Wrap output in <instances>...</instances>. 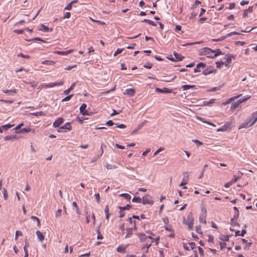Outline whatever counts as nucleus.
<instances>
[{
  "instance_id": "obj_29",
  "label": "nucleus",
  "mask_w": 257,
  "mask_h": 257,
  "mask_svg": "<svg viewBox=\"0 0 257 257\" xmlns=\"http://www.w3.org/2000/svg\"><path fill=\"white\" fill-rule=\"evenodd\" d=\"M126 234L125 236V238L130 237L133 234V228H127L126 229Z\"/></svg>"
},
{
  "instance_id": "obj_26",
  "label": "nucleus",
  "mask_w": 257,
  "mask_h": 257,
  "mask_svg": "<svg viewBox=\"0 0 257 257\" xmlns=\"http://www.w3.org/2000/svg\"><path fill=\"white\" fill-rule=\"evenodd\" d=\"M126 247H127V246H123L122 245H119L117 247L116 250L118 252L124 253L126 251Z\"/></svg>"
},
{
  "instance_id": "obj_51",
  "label": "nucleus",
  "mask_w": 257,
  "mask_h": 257,
  "mask_svg": "<svg viewBox=\"0 0 257 257\" xmlns=\"http://www.w3.org/2000/svg\"><path fill=\"white\" fill-rule=\"evenodd\" d=\"M215 99H212L211 100H210L209 101H204L203 103H204V105H210V104H212L214 102Z\"/></svg>"
},
{
  "instance_id": "obj_37",
  "label": "nucleus",
  "mask_w": 257,
  "mask_h": 257,
  "mask_svg": "<svg viewBox=\"0 0 257 257\" xmlns=\"http://www.w3.org/2000/svg\"><path fill=\"white\" fill-rule=\"evenodd\" d=\"M72 205L75 208L76 213L79 216L80 215V214H81L79 208L75 201H74L72 203Z\"/></svg>"
},
{
  "instance_id": "obj_12",
  "label": "nucleus",
  "mask_w": 257,
  "mask_h": 257,
  "mask_svg": "<svg viewBox=\"0 0 257 257\" xmlns=\"http://www.w3.org/2000/svg\"><path fill=\"white\" fill-rule=\"evenodd\" d=\"M243 175V173L240 171H238L237 173V175H234L233 178L232 179V182L233 183L237 181L239 179H241Z\"/></svg>"
},
{
  "instance_id": "obj_54",
  "label": "nucleus",
  "mask_w": 257,
  "mask_h": 257,
  "mask_svg": "<svg viewBox=\"0 0 257 257\" xmlns=\"http://www.w3.org/2000/svg\"><path fill=\"white\" fill-rule=\"evenodd\" d=\"M3 193L5 200H7L8 199V196L7 191L5 188L3 189Z\"/></svg>"
},
{
  "instance_id": "obj_48",
  "label": "nucleus",
  "mask_w": 257,
  "mask_h": 257,
  "mask_svg": "<svg viewBox=\"0 0 257 257\" xmlns=\"http://www.w3.org/2000/svg\"><path fill=\"white\" fill-rule=\"evenodd\" d=\"M251 97V96L250 95H248V96H246V97H244L242 98H240L239 99H238L239 101H240V103H242L243 102H245L246 101V100H247L248 99H249Z\"/></svg>"
},
{
  "instance_id": "obj_3",
  "label": "nucleus",
  "mask_w": 257,
  "mask_h": 257,
  "mask_svg": "<svg viewBox=\"0 0 257 257\" xmlns=\"http://www.w3.org/2000/svg\"><path fill=\"white\" fill-rule=\"evenodd\" d=\"M87 105L85 103H82L80 107V113L83 115H89L88 111L86 110Z\"/></svg>"
},
{
  "instance_id": "obj_21",
  "label": "nucleus",
  "mask_w": 257,
  "mask_h": 257,
  "mask_svg": "<svg viewBox=\"0 0 257 257\" xmlns=\"http://www.w3.org/2000/svg\"><path fill=\"white\" fill-rule=\"evenodd\" d=\"M19 137H17L16 135H13V136H7L4 138L5 141H10V140H18Z\"/></svg>"
},
{
  "instance_id": "obj_42",
  "label": "nucleus",
  "mask_w": 257,
  "mask_h": 257,
  "mask_svg": "<svg viewBox=\"0 0 257 257\" xmlns=\"http://www.w3.org/2000/svg\"><path fill=\"white\" fill-rule=\"evenodd\" d=\"M142 22H145V23H147L150 25H151L153 26H156V24L155 23H154V22H153L151 20H148V19H144L142 21Z\"/></svg>"
},
{
  "instance_id": "obj_55",
  "label": "nucleus",
  "mask_w": 257,
  "mask_h": 257,
  "mask_svg": "<svg viewBox=\"0 0 257 257\" xmlns=\"http://www.w3.org/2000/svg\"><path fill=\"white\" fill-rule=\"evenodd\" d=\"M73 95V94H71L66 96L62 100V101H67L69 100L72 98Z\"/></svg>"
},
{
  "instance_id": "obj_17",
  "label": "nucleus",
  "mask_w": 257,
  "mask_h": 257,
  "mask_svg": "<svg viewBox=\"0 0 257 257\" xmlns=\"http://www.w3.org/2000/svg\"><path fill=\"white\" fill-rule=\"evenodd\" d=\"M214 53L213 55H209V58L213 59L220 55L223 54V53L219 49L214 50Z\"/></svg>"
},
{
  "instance_id": "obj_35",
  "label": "nucleus",
  "mask_w": 257,
  "mask_h": 257,
  "mask_svg": "<svg viewBox=\"0 0 257 257\" xmlns=\"http://www.w3.org/2000/svg\"><path fill=\"white\" fill-rule=\"evenodd\" d=\"M3 91L5 93L8 94H15L17 92V90L15 89H12V90H3Z\"/></svg>"
},
{
  "instance_id": "obj_8",
  "label": "nucleus",
  "mask_w": 257,
  "mask_h": 257,
  "mask_svg": "<svg viewBox=\"0 0 257 257\" xmlns=\"http://www.w3.org/2000/svg\"><path fill=\"white\" fill-rule=\"evenodd\" d=\"M228 129L230 130V122H226L225 123L224 125L222 126V127L219 128L217 131V132H224L227 131Z\"/></svg>"
},
{
  "instance_id": "obj_18",
  "label": "nucleus",
  "mask_w": 257,
  "mask_h": 257,
  "mask_svg": "<svg viewBox=\"0 0 257 257\" xmlns=\"http://www.w3.org/2000/svg\"><path fill=\"white\" fill-rule=\"evenodd\" d=\"M41 28L39 29L40 31H42L45 32H52L53 31L52 28H49L47 26L44 25V24H41L40 25Z\"/></svg>"
},
{
  "instance_id": "obj_1",
  "label": "nucleus",
  "mask_w": 257,
  "mask_h": 257,
  "mask_svg": "<svg viewBox=\"0 0 257 257\" xmlns=\"http://www.w3.org/2000/svg\"><path fill=\"white\" fill-rule=\"evenodd\" d=\"M207 210L205 207H202L201 213L200 215L199 220L200 222L204 224H206V217Z\"/></svg>"
},
{
  "instance_id": "obj_61",
  "label": "nucleus",
  "mask_w": 257,
  "mask_h": 257,
  "mask_svg": "<svg viewBox=\"0 0 257 257\" xmlns=\"http://www.w3.org/2000/svg\"><path fill=\"white\" fill-rule=\"evenodd\" d=\"M94 196H95L96 202L98 203H99L100 202V197L99 194H98V193L95 194L94 195Z\"/></svg>"
},
{
  "instance_id": "obj_64",
  "label": "nucleus",
  "mask_w": 257,
  "mask_h": 257,
  "mask_svg": "<svg viewBox=\"0 0 257 257\" xmlns=\"http://www.w3.org/2000/svg\"><path fill=\"white\" fill-rule=\"evenodd\" d=\"M189 245L190 246L191 249H194L196 248V244L194 242H189Z\"/></svg>"
},
{
  "instance_id": "obj_22",
  "label": "nucleus",
  "mask_w": 257,
  "mask_h": 257,
  "mask_svg": "<svg viewBox=\"0 0 257 257\" xmlns=\"http://www.w3.org/2000/svg\"><path fill=\"white\" fill-rule=\"evenodd\" d=\"M253 11V7L252 6L249 7L247 9H246L244 11L243 14V17L246 18L247 17L248 15V12L251 13Z\"/></svg>"
},
{
  "instance_id": "obj_46",
  "label": "nucleus",
  "mask_w": 257,
  "mask_h": 257,
  "mask_svg": "<svg viewBox=\"0 0 257 257\" xmlns=\"http://www.w3.org/2000/svg\"><path fill=\"white\" fill-rule=\"evenodd\" d=\"M13 126V125H12V124H7L6 125H2V127L3 128V129L4 130L6 131V130H8L9 128H11Z\"/></svg>"
},
{
  "instance_id": "obj_59",
  "label": "nucleus",
  "mask_w": 257,
  "mask_h": 257,
  "mask_svg": "<svg viewBox=\"0 0 257 257\" xmlns=\"http://www.w3.org/2000/svg\"><path fill=\"white\" fill-rule=\"evenodd\" d=\"M22 232L21 231L17 230L16 231L15 240H17L18 239V237L19 236H22Z\"/></svg>"
},
{
  "instance_id": "obj_20",
  "label": "nucleus",
  "mask_w": 257,
  "mask_h": 257,
  "mask_svg": "<svg viewBox=\"0 0 257 257\" xmlns=\"http://www.w3.org/2000/svg\"><path fill=\"white\" fill-rule=\"evenodd\" d=\"M241 104L240 101L239 100H237L236 102L232 103L230 106V109L232 110H235L236 108L238 107V106Z\"/></svg>"
},
{
  "instance_id": "obj_24",
  "label": "nucleus",
  "mask_w": 257,
  "mask_h": 257,
  "mask_svg": "<svg viewBox=\"0 0 257 257\" xmlns=\"http://www.w3.org/2000/svg\"><path fill=\"white\" fill-rule=\"evenodd\" d=\"M174 55L175 56V61H182L183 58H184V57L181 55V54H178L177 52H174Z\"/></svg>"
},
{
  "instance_id": "obj_39",
  "label": "nucleus",
  "mask_w": 257,
  "mask_h": 257,
  "mask_svg": "<svg viewBox=\"0 0 257 257\" xmlns=\"http://www.w3.org/2000/svg\"><path fill=\"white\" fill-rule=\"evenodd\" d=\"M219 238L223 241H229V236L228 235H221Z\"/></svg>"
},
{
  "instance_id": "obj_62",
  "label": "nucleus",
  "mask_w": 257,
  "mask_h": 257,
  "mask_svg": "<svg viewBox=\"0 0 257 257\" xmlns=\"http://www.w3.org/2000/svg\"><path fill=\"white\" fill-rule=\"evenodd\" d=\"M196 231L199 234H202V231H201V228L200 226H196Z\"/></svg>"
},
{
  "instance_id": "obj_33",
  "label": "nucleus",
  "mask_w": 257,
  "mask_h": 257,
  "mask_svg": "<svg viewBox=\"0 0 257 257\" xmlns=\"http://www.w3.org/2000/svg\"><path fill=\"white\" fill-rule=\"evenodd\" d=\"M225 56H226L225 59H226V62L228 64L230 63L231 62V59L234 58V56L231 54H227Z\"/></svg>"
},
{
  "instance_id": "obj_13",
  "label": "nucleus",
  "mask_w": 257,
  "mask_h": 257,
  "mask_svg": "<svg viewBox=\"0 0 257 257\" xmlns=\"http://www.w3.org/2000/svg\"><path fill=\"white\" fill-rule=\"evenodd\" d=\"M136 93L135 89L134 88H128L125 90V92L123 93L124 95H127L130 96H133L135 95Z\"/></svg>"
},
{
  "instance_id": "obj_6",
  "label": "nucleus",
  "mask_w": 257,
  "mask_h": 257,
  "mask_svg": "<svg viewBox=\"0 0 257 257\" xmlns=\"http://www.w3.org/2000/svg\"><path fill=\"white\" fill-rule=\"evenodd\" d=\"M202 53L205 55H208V57H209V55H213L214 50H212L209 48L205 47L203 49Z\"/></svg>"
},
{
  "instance_id": "obj_23",
  "label": "nucleus",
  "mask_w": 257,
  "mask_h": 257,
  "mask_svg": "<svg viewBox=\"0 0 257 257\" xmlns=\"http://www.w3.org/2000/svg\"><path fill=\"white\" fill-rule=\"evenodd\" d=\"M59 130H68L70 131L72 130V127L70 122H66L63 126L59 127Z\"/></svg>"
},
{
  "instance_id": "obj_53",
  "label": "nucleus",
  "mask_w": 257,
  "mask_h": 257,
  "mask_svg": "<svg viewBox=\"0 0 257 257\" xmlns=\"http://www.w3.org/2000/svg\"><path fill=\"white\" fill-rule=\"evenodd\" d=\"M216 64L217 68H220L224 64V63L222 61H217L216 62Z\"/></svg>"
},
{
  "instance_id": "obj_19",
  "label": "nucleus",
  "mask_w": 257,
  "mask_h": 257,
  "mask_svg": "<svg viewBox=\"0 0 257 257\" xmlns=\"http://www.w3.org/2000/svg\"><path fill=\"white\" fill-rule=\"evenodd\" d=\"M30 132H32L33 133H35L34 130H32L30 127L24 128L18 131H17V133H27Z\"/></svg>"
},
{
  "instance_id": "obj_56",
  "label": "nucleus",
  "mask_w": 257,
  "mask_h": 257,
  "mask_svg": "<svg viewBox=\"0 0 257 257\" xmlns=\"http://www.w3.org/2000/svg\"><path fill=\"white\" fill-rule=\"evenodd\" d=\"M240 34L237 32H230L228 34H227L226 35H225L226 36V38H227L228 37H230L232 35H239Z\"/></svg>"
},
{
  "instance_id": "obj_5",
  "label": "nucleus",
  "mask_w": 257,
  "mask_h": 257,
  "mask_svg": "<svg viewBox=\"0 0 257 257\" xmlns=\"http://www.w3.org/2000/svg\"><path fill=\"white\" fill-rule=\"evenodd\" d=\"M252 121V117H247L245 121L242 123L238 127L239 129L246 128L249 126L248 124Z\"/></svg>"
},
{
  "instance_id": "obj_27",
  "label": "nucleus",
  "mask_w": 257,
  "mask_h": 257,
  "mask_svg": "<svg viewBox=\"0 0 257 257\" xmlns=\"http://www.w3.org/2000/svg\"><path fill=\"white\" fill-rule=\"evenodd\" d=\"M241 94H238L236 96H234L233 97H232L231 98H230L229 99H227L225 102L224 103V104H228V103H230V102L232 100H234L237 98H238V97H240L241 96Z\"/></svg>"
},
{
  "instance_id": "obj_7",
  "label": "nucleus",
  "mask_w": 257,
  "mask_h": 257,
  "mask_svg": "<svg viewBox=\"0 0 257 257\" xmlns=\"http://www.w3.org/2000/svg\"><path fill=\"white\" fill-rule=\"evenodd\" d=\"M156 91L161 93H170L172 92V89L167 88H163L162 89L159 88H156Z\"/></svg>"
},
{
  "instance_id": "obj_41",
  "label": "nucleus",
  "mask_w": 257,
  "mask_h": 257,
  "mask_svg": "<svg viewBox=\"0 0 257 257\" xmlns=\"http://www.w3.org/2000/svg\"><path fill=\"white\" fill-rule=\"evenodd\" d=\"M42 64L47 65H53L55 64V62L51 60H45L42 62Z\"/></svg>"
},
{
  "instance_id": "obj_52",
  "label": "nucleus",
  "mask_w": 257,
  "mask_h": 257,
  "mask_svg": "<svg viewBox=\"0 0 257 257\" xmlns=\"http://www.w3.org/2000/svg\"><path fill=\"white\" fill-rule=\"evenodd\" d=\"M32 115L36 116H40V115H44L45 113L43 111H39V112H36L33 113Z\"/></svg>"
},
{
  "instance_id": "obj_63",
  "label": "nucleus",
  "mask_w": 257,
  "mask_h": 257,
  "mask_svg": "<svg viewBox=\"0 0 257 257\" xmlns=\"http://www.w3.org/2000/svg\"><path fill=\"white\" fill-rule=\"evenodd\" d=\"M153 64L151 63H148L144 65V67L147 69H151L152 67Z\"/></svg>"
},
{
  "instance_id": "obj_25",
  "label": "nucleus",
  "mask_w": 257,
  "mask_h": 257,
  "mask_svg": "<svg viewBox=\"0 0 257 257\" xmlns=\"http://www.w3.org/2000/svg\"><path fill=\"white\" fill-rule=\"evenodd\" d=\"M183 223L185 224H187L188 228L189 230H192L193 228L194 222H186L185 219L184 218Z\"/></svg>"
},
{
  "instance_id": "obj_4",
  "label": "nucleus",
  "mask_w": 257,
  "mask_h": 257,
  "mask_svg": "<svg viewBox=\"0 0 257 257\" xmlns=\"http://www.w3.org/2000/svg\"><path fill=\"white\" fill-rule=\"evenodd\" d=\"M63 83H64V82L63 81H60L59 82L45 84L43 85V86L45 87V88L53 87L56 86L62 85L63 84Z\"/></svg>"
},
{
  "instance_id": "obj_45",
  "label": "nucleus",
  "mask_w": 257,
  "mask_h": 257,
  "mask_svg": "<svg viewBox=\"0 0 257 257\" xmlns=\"http://www.w3.org/2000/svg\"><path fill=\"white\" fill-rule=\"evenodd\" d=\"M120 196L123 197L127 200H130L131 198V196H130V195H129L128 194H127V193H122V194H120Z\"/></svg>"
},
{
  "instance_id": "obj_15",
  "label": "nucleus",
  "mask_w": 257,
  "mask_h": 257,
  "mask_svg": "<svg viewBox=\"0 0 257 257\" xmlns=\"http://www.w3.org/2000/svg\"><path fill=\"white\" fill-rule=\"evenodd\" d=\"M206 66L205 63L200 62L197 65L196 68L194 69L195 73L199 72L201 71L200 68H204Z\"/></svg>"
},
{
  "instance_id": "obj_11",
  "label": "nucleus",
  "mask_w": 257,
  "mask_h": 257,
  "mask_svg": "<svg viewBox=\"0 0 257 257\" xmlns=\"http://www.w3.org/2000/svg\"><path fill=\"white\" fill-rule=\"evenodd\" d=\"M248 117H252V121L250 124H249V126L253 125L257 121V111L253 112L251 115L249 116Z\"/></svg>"
},
{
  "instance_id": "obj_31",
  "label": "nucleus",
  "mask_w": 257,
  "mask_h": 257,
  "mask_svg": "<svg viewBox=\"0 0 257 257\" xmlns=\"http://www.w3.org/2000/svg\"><path fill=\"white\" fill-rule=\"evenodd\" d=\"M75 84H76L75 82L72 83V85H71V86L69 88H68L67 89L64 91L63 93L64 94H67L69 93H70V92L74 89Z\"/></svg>"
},
{
  "instance_id": "obj_30",
  "label": "nucleus",
  "mask_w": 257,
  "mask_h": 257,
  "mask_svg": "<svg viewBox=\"0 0 257 257\" xmlns=\"http://www.w3.org/2000/svg\"><path fill=\"white\" fill-rule=\"evenodd\" d=\"M73 51V49H70L69 50H67L66 51H57L55 53L59 55H67L68 54Z\"/></svg>"
},
{
  "instance_id": "obj_2",
  "label": "nucleus",
  "mask_w": 257,
  "mask_h": 257,
  "mask_svg": "<svg viewBox=\"0 0 257 257\" xmlns=\"http://www.w3.org/2000/svg\"><path fill=\"white\" fill-rule=\"evenodd\" d=\"M142 203L144 205L150 204L152 205L154 203L152 197L149 195H145L142 198Z\"/></svg>"
},
{
  "instance_id": "obj_14",
  "label": "nucleus",
  "mask_w": 257,
  "mask_h": 257,
  "mask_svg": "<svg viewBox=\"0 0 257 257\" xmlns=\"http://www.w3.org/2000/svg\"><path fill=\"white\" fill-rule=\"evenodd\" d=\"M147 122V120H144V121H143L142 122H141V123H140L137 128L135 129L134 130H133L132 133H131V134L132 135H134L135 134H137L138 131L140 130L146 123Z\"/></svg>"
},
{
  "instance_id": "obj_16",
  "label": "nucleus",
  "mask_w": 257,
  "mask_h": 257,
  "mask_svg": "<svg viewBox=\"0 0 257 257\" xmlns=\"http://www.w3.org/2000/svg\"><path fill=\"white\" fill-rule=\"evenodd\" d=\"M63 118L62 117H59L57 118L53 124V125L54 127H58L59 126V125L63 123Z\"/></svg>"
},
{
  "instance_id": "obj_10",
  "label": "nucleus",
  "mask_w": 257,
  "mask_h": 257,
  "mask_svg": "<svg viewBox=\"0 0 257 257\" xmlns=\"http://www.w3.org/2000/svg\"><path fill=\"white\" fill-rule=\"evenodd\" d=\"M216 72V69H211V66H209L208 68H206L202 71V73L204 75H207L208 74L211 73H215Z\"/></svg>"
},
{
  "instance_id": "obj_36",
  "label": "nucleus",
  "mask_w": 257,
  "mask_h": 257,
  "mask_svg": "<svg viewBox=\"0 0 257 257\" xmlns=\"http://www.w3.org/2000/svg\"><path fill=\"white\" fill-rule=\"evenodd\" d=\"M78 2L77 0H73L69 3L67 6L65 8V10H70L72 9V6L73 4L76 3Z\"/></svg>"
},
{
  "instance_id": "obj_43",
  "label": "nucleus",
  "mask_w": 257,
  "mask_h": 257,
  "mask_svg": "<svg viewBox=\"0 0 257 257\" xmlns=\"http://www.w3.org/2000/svg\"><path fill=\"white\" fill-rule=\"evenodd\" d=\"M105 167L108 170H111V169H116L117 168V166L114 165H110L108 163H106L105 164Z\"/></svg>"
},
{
  "instance_id": "obj_47",
  "label": "nucleus",
  "mask_w": 257,
  "mask_h": 257,
  "mask_svg": "<svg viewBox=\"0 0 257 257\" xmlns=\"http://www.w3.org/2000/svg\"><path fill=\"white\" fill-rule=\"evenodd\" d=\"M132 201L133 202H136V203H141L142 202V199L140 197H134L132 199Z\"/></svg>"
},
{
  "instance_id": "obj_9",
  "label": "nucleus",
  "mask_w": 257,
  "mask_h": 257,
  "mask_svg": "<svg viewBox=\"0 0 257 257\" xmlns=\"http://www.w3.org/2000/svg\"><path fill=\"white\" fill-rule=\"evenodd\" d=\"M138 236L139 237L140 239L141 242L145 241L148 239H150L151 240H153V238L151 236H147L144 233H139Z\"/></svg>"
},
{
  "instance_id": "obj_57",
  "label": "nucleus",
  "mask_w": 257,
  "mask_h": 257,
  "mask_svg": "<svg viewBox=\"0 0 257 257\" xmlns=\"http://www.w3.org/2000/svg\"><path fill=\"white\" fill-rule=\"evenodd\" d=\"M115 87L114 86V87H113L112 89H111L110 90H108L107 91H103V92H101L100 93V95H103V94H108L110 92L114 91L115 90Z\"/></svg>"
},
{
  "instance_id": "obj_50",
  "label": "nucleus",
  "mask_w": 257,
  "mask_h": 257,
  "mask_svg": "<svg viewBox=\"0 0 257 257\" xmlns=\"http://www.w3.org/2000/svg\"><path fill=\"white\" fill-rule=\"evenodd\" d=\"M28 41L30 42L31 41H41L42 42H45V41L41 39L40 38H39V37H35L32 39H31V40H27Z\"/></svg>"
},
{
  "instance_id": "obj_58",
  "label": "nucleus",
  "mask_w": 257,
  "mask_h": 257,
  "mask_svg": "<svg viewBox=\"0 0 257 257\" xmlns=\"http://www.w3.org/2000/svg\"><path fill=\"white\" fill-rule=\"evenodd\" d=\"M103 144H101V148H100V150L99 151V156L97 157L96 159H98V158H100V156H101L103 153Z\"/></svg>"
},
{
  "instance_id": "obj_38",
  "label": "nucleus",
  "mask_w": 257,
  "mask_h": 257,
  "mask_svg": "<svg viewBox=\"0 0 257 257\" xmlns=\"http://www.w3.org/2000/svg\"><path fill=\"white\" fill-rule=\"evenodd\" d=\"M195 87V85H184L182 86V88L183 90H186L191 88Z\"/></svg>"
},
{
  "instance_id": "obj_49",
  "label": "nucleus",
  "mask_w": 257,
  "mask_h": 257,
  "mask_svg": "<svg viewBox=\"0 0 257 257\" xmlns=\"http://www.w3.org/2000/svg\"><path fill=\"white\" fill-rule=\"evenodd\" d=\"M226 36H222L221 37H220L219 38H218V39H213L212 40V41L213 42H219V41H222L223 40H224L225 39H226Z\"/></svg>"
},
{
  "instance_id": "obj_32",
  "label": "nucleus",
  "mask_w": 257,
  "mask_h": 257,
  "mask_svg": "<svg viewBox=\"0 0 257 257\" xmlns=\"http://www.w3.org/2000/svg\"><path fill=\"white\" fill-rule=\"evenodd\" d=\"M36 234L38 238L41 241H42L44 239V236L40 231H37L36 232Z\"/></svg>"
},
{
  "instance_id": "obj_40",
  "label": "nucleus",
  "mask_w": 257,
  "mask_h": 257,
  "mask_svg": "<svg viewBox=\"0 0 257 257\" xmlns=\"http://www.w3.org/2000/svg\"><path fill=\"white\" fill-rule=\"evenodd\" d=\"M187 221L188 222H194V218L192 212L188 213L187 215Z\"/></svg>"
},
{
  "instance_id": "obj_34",
  "label": "nucleus",
  "mask_w": 257,
  "mask_h": 257,
  "mask_svg": "<svg viewBox=\"0 0 257 257\" xmlns=\"http://www.w3.org/2000/svg\"><path fill=\"white\" fill-rule=\"evenodd\" d=\"M132 208V206L130 204H127L125 206H119L118 208L121 211V212L125 210H130Z\"/></svg>"
},
{
  "instance_id": "obj_28",
  "label": "nucleus",
  "mask_w": 257,
  "mask_h": 257,
  "mask_svg": "<svg viewBox=\"0 0 257 257\" xmlns=\"http://www.w3.org/2000/svg\"><path fill=\"white\" fill-rule=\"evenodd\" d=\"M153 242V240H151L150 242L149 243L148 242H147L146 243V244L142 247V249L143 250L145 248H147V250L146 251V252L147 253L148 252V249L149 248V247L151 246L152 245V243Z\"/></svg>"
},
{
  "instance_id": "obj_44",
  "label": "nucleus",
  "mask_w": 257,
  "mask_h": 257,
  "mask_svg": "<svg viewBox=\"0 0 257 257\" xmlns=\"http://www.w3.org/2000/svg\"><path fill=\"white\" fill-rule=\"evenodd\" d=\"M197 118L198 119L202 121L203 122L206 123L207 124H209L211 125L214 126H215V125L214 124L212 123V122L204 120V118H201V117H200L199 116H197Z\"/></svg>"
},
{
  "instance_id": "obj_60",
  "label": "nucleus",
  "mask_w": 257,
  "mask_h": 257,
  "mask_svg": "<svg viewBox=\"0 0 257 257\" xmlns=\"http://www.w3.org/2000/svg\"><path fill=\"white\" fill-rule=\"evenodd\" d=\"M222 85H219V86L218 87H213L211 89H210L209 91H212V92H214V91H216L217 90H219L221 89V88L222 87Z\"/></svg>"
}]
</instances>
